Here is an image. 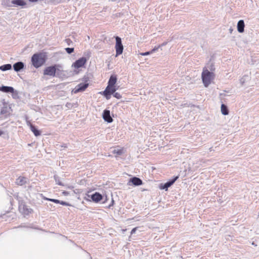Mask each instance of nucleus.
<instances>
[{
	"instance_id": "423d86ee",
	"label": "nucleus",
	"mask_w": 259,
	"mask_h": 259,
	"mask_svg": "<svg viewBox=\"0 0 259 259\" xmlns=\"http://www.w3.org/2000/svg\"><path fill=\"white\" fill-rule=\"evenodd\" d=\"M87 60L85 57H82L76 60L73 64L72 66L76 69L82 67L86 63Z\"/></svg>"
},
{
	"instance_id": "cd10ccee",
	"label": "nucleus",
	"mask_w": 259,
	"mask_h": 259,
	"mask_svg": "<svg viewBox=\"0 0 259 259\" xmlns=\"http://www.w3.org/2000/svg\"><path fill=\"white\" fill-rule=\"evenodd\" d=\"M65 50L66 52L69 54H71L74 51V48H66L65 49Z\"/></svg>"
},
{
	"instance_id": "2f4dec72",
	"label": "nucleus",
	"mask_w": 259,
	"mask_h": 259,
	"mask_svg": "<svg viewBox=\"0 0 259 259\" xmlns=\"http://www.w3.org/2000/svg\"><path fill=\"white\" fill-rule=\"evenodd\" d=\"M246 77H247V76H243L240 79V82L242 85H244L246 81Z\"/></svg>"
},
{
	"instance_id": "de8ad7c7",
	"label": "nucleus",
	"mask_w": 259,
	"mask_h": 259,
	"mask_svg": "<svg viewBox=\"0 0 259 259\" xmlns=\"http://www.w3.org/2000/svg\"><path fill=\"white\" fill-rule=\"evenodd\" d=\"M165 45V43H163L161 46H164Z\"/></svg>"
},
{
	"instance_id": "dca6fc26",
	"label": "nucleus",
	"mask_w": 259,
	"mask_h": 259,
	"mask_svg": "<svg viewBox=\"0 0 259 259\" xmlns=\"http://www.w3.org/2000/svg\"><path fill=\"white\" fill-rule=\"evenodd\" d=\"M245 24L244 20H240L237 23V30L239 33H242L244 31Z\"/></svg>"
},
{
	"instance_id": "4c0bfd02",
	"label": "nucleus",
	"mask_w": 259,
	"mask_h": 259,
	"mask_svg": "<svg viewBox=\"0 0 259 259\" xmlns=\"http://www.w3.org/2000/svg\"><path fill=\"white\" fill-rule=\"evenodd\" d=\"M114 203V201L113 198H112L111 202V203L108 206V208H110L113 205Z\"/></svg>"
},
{
	"instance_id": "c9c22d12",
	"label": "nucleus",
	"mask_w": 259,
	"mask_h": 259,
	"mask_svg": "<svg viewBox=\"0 0 259 259\" xmlns=\"http://www.w3.org/2000/svg\"><path fill=\"white\" fill-rule=\"evenodd\" d=\"M151 54V51H147V52H146L145 53H141V55H142V56H146V55H150Z\"/></svg>"
},
{
	"instance_id": "473e14b6",
	"label": "nucleus",
	"mask_w": 259,
	"mask_h": 259,
	"mask_svg": "<svg viewBox=\"0 0 259 259\" xmlns=\"http://www.w3.org/2000/svg\"><path fill=\"white\" fill-rule=\"evenodd\" d=\"M65 41L68 46H71L73 44L72 41L69 38L66 39Z\"/></svg>"
},
{
	"instance_id": "72a5a7b5",
	"label": "nucleus",
	"mask_w": 259,
	"mask_h": 259,
	"mask_svg": "<svg viewBox=\"0 0 259 259\" xmlns=\"http://www.w3.org/2000/svg\"><path fill=\"white\" fill-rule=\"evenodd\" d=\"M82 80L84 82V83H88L89 77L87 76H84L82 78Z\"/></svg>"
},
{
	"instance_id": "7c9ffc66",
	"label": "nucleus",
	"mask_w": 259,
	"mask_h": 259,
	"mask_svg": "<svg viewBox=\"0 0 259 259\" xmlns=\"http://www.w3.org/2000/svg\"><path fill=\"white\" fill-rule=\"evenodd\" d=\"M59 203L61 204H62L63 205H65V206H71V205L68 202H67L64 201H61V200H59Z\"/></svg>"
},
{
	"instance_id": "a19ab883",
	"label": "nucleus",
	"mask_w": 259,
	"mask_h": 259,
	"mask_svg": "<svg viewBox=\"0 0 259 259\" xmlns=\"http://www.w3.org/2000/svg\"><path fill=\"white\" fill-rule=\"evenodd\" d=\"M103 203H105L108 200L107 196H105V198L103 199Z\"/></svg>"
},
{
	"instance_id": "c85d7f7f",
	"label": "nucleus",
	"mask_w": 259,
	"mask_h": 259,
	"mask_svg": "<svg viewBox=\"0 0 259 259\" xmlns=\"http://www.w3.org/2000/svg\"><path fill=\"white\" fill-rule=\"evenodd\" d=\"M44 199L47 200L51 201V202H53L55 203H59V200H58V199L48 198H46V197L44 198Z\"/></svg>"
},
{
	"instance_id": "7ed1b4c3",
	"label": "nucleus",
	"mask_w": 259,
	"mask_h": 259,
	"mask_svg": "<svg viewBox=\"0 0 259 259\" xmlns=\"http://www.w3.org/2000/svg\"><path fill=\"white\" fill-rule=\"evenodd\" d=\"M116 43H115V50H116V56H118L123 53V46L122 44L121 39L118 36H114Z\"/></svg>"
},
{
	"instance_id": "a211bd4d",
	"label": "nucleus",
	"mask_w": 259,
	"mask_h": 259,
	"mask_svg": "<svg viewBox=\"0 0 259 259\" xmlns=\"http://www.w3.org/2000/svg\"><path fill=\"white\" fill-rule=\"evenodd\" d=\"M10 107H9L7 105H4L3 107H2L0 111V113L1 115H7L9 113V110Z\"/></svg>"
},
{
	"instance_id": "0eeeda50",
	"label": "nucleus",
	"mask_w": 259,
	"mask_h": 259,
	"mask_svg": "<svg viewBox=\"0 0 259 259\" xmlns=\"http://www.w3.org/2000/svg\"><path fill=\"white\" fill-rule=\"evenodd\" d=\"M89 83H80L77 85L72 91V93L77 94L79 92H83L89 87Z\"/></svg>"
},
{
	"instance_id": "393cba45",
	"label": "nucleus",
	"mask_w": 259,
	"mask_h": 259,
	"mask_svg": "<svg viewBox=\"0 0 259 259\" xmlns=\"http://www.w3.org/2000/svg\"><path fill=\"white\" fill-rule=\"evenodd\" d=\"M114 154H116L117 155H121L123 153V150L122 149H114L113 151Z\"/></svg>"
},
{
	"instance_id": "4be33fe9",
	"label": "nucleus",
	"mask_w": 259,
	"mask_h": 259,
	"mask_svg": "<svg viewBox=\"0 0 259 259\" xmlns=\"http://www.w3.org/2000/svg\"><path fill=\"white\" fill-rule=\"evenodd\" d=\"M221 112L224 115H227L229 114L228 107L226 105L224 104H222L221 105Z\"/></svg>"
},
{
	"instance_id": "b1692460",
	"label": "nucleus",
	"mask_w": 259,
	"mask_h": 259,
	"mask_svg": "<svg viewBox=\"0 0 259 259\" xmlns=\"http://www.w3.org/2000/svg\"><path fill=\"white\" fill-rule=\"evenodd\" d=\"M54 177L57 184L60 186H64V185L61 182L60 178L58 176L55 175Z\"/></svg>"
},
{
	"instance_id": "37998d69",
	"label": "nucleus",
	"mask_w": 259,
	"mask_h": 259,
	"mask_svg": "<svg viewBox=\"0 0 259 259\" xmlns=\"http://www.w3.org/2000/svg\"><path fill=\"white\" fill-rule=\"evenodd\" d=\"M4 134V132L0 130V136H2Z\"/></svg>"
},
{
	"instance_id": "39448f33",
	"label": "nucleus",
	"mask_w": 259,
	"mask_h": 259,
	"mask_svg": "<svg viewBox=\"0 0 259 259\" xmlns=\"http://www.w3.org/2000/svg\"><path fill=\"white\" fill-rule=\"evenodd\" d=\"M179 176H175L174 178L165 183H161L159 188L161 190H167L168 188L171 186L174 183L179 179Z\"/></svg>"
},
{
	"instance_id": "58836bf2",
	"label": "nucleus",
	"mask_w": 259,
	"mask_h": 259,
	"mask_svg": "<svg viewBox=\"0 0 259 259\" xmlns=\"http://www.w3.org/2000/svg\"><path fill=\"white\" fill-rule=\"evenodd\" d=\"M137 230V227H135V228H133L131 232V234H133L135 233Z\"/></svg>"
},
{
	"instance_id": "f03ea898",
	"label": "nucleus",
	"mask_w": 259,
	"mask_h": 259,
	"mask_svg": "<svg viewBox=\"0 0 259 259\" xmlns=\"http://www.w3.org/2000/svg\"><path fill=\"white\" fill-rule=\"evenodd\" d=\"M214 73L209 71L207 69H203L202 72L201 77L204 85L207 87L211 83V81L213 79Z\"/></svg>"
},
{
	"instance_id": "9b49d317",
	"label": "nucleus",
	"mask_w": 259,
	"mask_h": 259,
	"mask_svg": "<svg viewBox=\"0 0 259 259\" xmlns=\"http://www.w3.org/2000/svg\"><path fill=\"white\" fill-rule=\"evenodd\" d=\"M102 117L104 120L108 123H111L113 121V118L110 115V111L109 110L105 109L103 111Z\"/></svg>"
},
{
	"instance_id": "4468645a",
	"label": "nucleus",
	"mask_w": 259,
	"mask_h": 259,
	"mask_svg": "<svg viewBox=\"0 0 259 259\" xmlns=\"http://www.w3.org/2000/svg\"><path fill=\"white\" fill-rule=\"evenodd\" d=\"M27 124L30 126L31 131L35 136L37 137L41 135V132L38 130L34 125L32 124L29 121L27 122Z\"/></svg>"
},
{
	"instance_id": "c756f323",
	"label": "nucleus",
	"mask_w": 259,
	"mask_h": 259,
	"mask_svg": "<svg viewBox=\"0 0 259 259\" xmlns=\"http://www.w3.org/2000/svg\"><path fill=\"white\" fill-rule=\"evenodd\" d=\"M112 95L115 98H116L118 99L121 98V95L119 93L115 92L114 94H113Z\"/></svg>"
},
{
	"instance_id": "e433bc0d",
	"label": "nucleus",
	"mask_w": 259,
	"mask_h": 259,
	"mask_svg": "<svg viewBox=\"0 0 259 259\" xmlns=\"http://www.w3.org/2000/svg\"><path fill=\"white\" fill-rule=\"evenodd\" d=\"M160 45H159V46H158V47H155L154 49H153L151 51H151V54H152V53H153V52H155L156 51H157V50L158 49V48H160Z\"/></svg>"
},
{
	"instance_id": "aec40b11",
	"label": "nucleus",
	"mask_w": 259,
	"mask_h": 259,
	"mask_svg": "<svg viewBox=\"0 0 259 259\" xmlns=\"http://www.w3.org/2000/svg\"><path fill=\"white\" fill-rule=\"evenodd\" d=\"M107 91L109 92V93L112 95L116 92V91L118 89L116 85L114 86H109L107 85L105 89Z\"/></svg>"
},
{
	"instance_id": "c03bdc74",
	"label": "nucleus",
	"mask_w": 259,
	"mask_h": 259,
	"mask_svg": "<svg viewBox=\"0 0 259 259\" xmlns=\"http://www.w3.org/2000/svg\"><path fill=\"white\" fill-rule=\"evenodd\" d=\"M62 147L67 148V145L66 144H63L62 146Z\"/></svg>"
},
{
	"instance_id": "f8f14e48",
	"label": "nucleus",
	"mask_w": 259,
	"mask_h": 259,
	"mask_svg": "<svg viewBox=\"0 0 259 259\" xmlns=\"http://www.w3.org/2000/svg\"><path fill=\"white\" fill-rule=\"evenodd\" d=\"M25 66V64L23 62L19 61L14 63L13 65L14 70L16 72H19L22 70Z\"/></svg>"
},
{
	"instance_id": "f704fd0d",
	"label": "nucleus",
	"mask_w": 259,
	"mask_h": 259,
	"mask_svg": "<svg viewBox=\"0 0 259 259\" xmlns=\"http://www.w3.org/2000/svg\"><path fill=\"white\" fill-rule=\"evenodd\" d=\"M66 107L68 108H71L72 107H73V105L72 103H69V102H67L66 104Z\"/></svg>"
},
{
	"instance_id": "a878e982",
	"label": "nucleus",
	"mask_w": 259,
	"mask_h": 259,
	"mask_svg": "<svg viewBox=\"0 0 259 259\" xmlns=\"http://www.w3.org/2000/svg\"><path fill=\"white\" fill-rule=\"evenodd\" d=\"M58 67H56V77H60L62 75V70H60Z\"/></svg>"
},
{
	"instance_id": "9d476101",
	"label": "nucleus",
	"mask_w": 259,
	"mask_h": 259,
	"mask_svg": "<svg viewBox=\"0 0 259 259\" xmlns=\"http://www.w3.org/2000/svg\"><path fill=\"white\" fill-rule=\"evenodd\" d=\"M127 184L130 186L132 185L135 186H139L143 184V181L139 178L134 177L129 180Z\"/></svg>"
},
{
	"instance_id": "6ab92c4d",
	"label": "nucleus",
	"mask_w": 259,
	"mask_h": 259,
	"mask_svg": "<svg viewBox=\"0 0 259 259\" xmlns=\"http://www.w3.org/2000/svg\"><path fill=\"white\" fill-rule=\"evenodd\" d=\"M11 3L17 6H24L26 5L24 0H12Z\"/></svg>"
},
{
	"instance_id": "ddd939ff",
	"label": "nucleus",
	"mask_w": 259,
	"mask_h": 259,
	"mask_svg": "<svg viewBox=\"0 0 259 259\" xmlns=\"http://www.w3.org/2000/svg\"><path fill=\"white\" fill-rule=\"evenodd\" d=\"M0 91L7 93H14L15 90L12 87L2 85L0 87Z\"/></svg>"
},
{
	"instance_id": "09e8293b",
	"label": "nucleus",
	"mask_w": 259,
	"mask_h": 259,
	"mask_svg": "<svg viewBox=\"0 0 259 259\" xmlns=\"http://www.w3.org/2000/svg\"><path fill=\"white\" fill-rule=\"evenodd\" d=\"M84 199H85L86 200H88V201L89 200V199H86V198H85V197L84 198Z\"/></svg>"
},
{
	"instance_id": "412c9836",
	"label": "nucleus",
	"mask_w": 259,
	"mask_h": 259,
	"mask_svg": "<svg viewBox=\"0 0 259 259\" xmlns=\"http://www.w3.org/2000/svg\"><path fill=\"white\" fill-rule=\"evenodd\" d=\"M12 66L11 64H6L0 66V70L3 71H6L12 69Z\"/></svg>"
},
{
	"instance_id": "20e7f679",
	"label": "nucleus",
	"mask_w": 259,
	"mask_h": 259,
	"mask_svg": "<svg viewBox=\"0 0 259 259\" xmlns=\"http://www.w3.org/2000/svg\"><path fill=\"white\" fill-rule=\"evenodd\" d=\"M56 67H61L59 64H55L49 67H47L44 70V74L53 77L56 76Z\"/></svg>"
},
{
	"instance_id": "f257e3e1",
	"label": "nucleus",
	"mask_w": 259,
	"mask_h": 259,
	"mask_svg": "<svg viewBox=\"0 0 259 259\" xmlns=\"http://www.w3.org/2000/svg\"><path fill=\"white\" fill-rule=\"evenodd\" d=\"M47 52H41L34 54L31 57L32 65L36 68H38L43 65L48 59Z\"/></svg>"
},
{
	"instance_id": "5701e85b",
	"label": "nucleus",
	"mask_w": 259,
	"mask_h": 259,
	"mask_svg": "<svg viewBox=\"0 0 259 259\" xmlns=\"http://www.w3.org/2000/svg\"><path fill=\"white\" fill-rule=\"evenodd\" d=\"M100 93L103 95L107 100H109L111 98V96L112 95V94L109 93L106 89Z\"/></svg>"
},
{
	"instance_id": "2eb2a0df",
	"label": "nucleus",
	"mask_w": 259,
	"mask_h": 259,
	"mask_svg": "<svg viewBox=\"0 0 259 259\" xmlns=\"http://www.w3.org/2000/svg\"><path fill=\"white\" fill-rule=\"evenodd\" d=\"M28 179L24 177H19L16 180V184L18 185L22 186L27 183Z\"/></svg>"
},
{
	"instance_id": "f3484780",
	"label": "nucleus",
	"mask_w": 259,
	"mask_h": 259,
	"mask_svg": "<svg viewBox=\"0 0 259 259\" xmlns=\"http://www.w3.org/2000/svg\"><path fill=\"white\" fill-rule=\"evenodd\" d=\"M117 77L116 75L112 74L110 76L108 82V85L109 86H114L115 85V84L117 82Z\"/></svg>"
},
{
	"instance_id": "1a4fd4ad",
	"label": "nucleus",
	"mask_w": 259,
	"mask_h": 259,
	"mask_svg": "<svg viewBox=\"0 0 259 259\" xmlns=\"http://www.w3.org/2000/svg\"><path fill=\"white\" fill-rule=\"evenodd\" d=\"M19 211L24 214L28 215L31 213L33 210L29 208L26 205L21 203L19 205Z\"/></svg>"
},
{
	"instance_id": "bb28decb",
	"label": "nucleus",
	"mask_w": 259,
	"mask_h": 259,
	"mask_svg": "<svg viewBox=\"0 0 259 259\" xmlns=\"http://www.w3.org/2000/svg\"><path fill=\"white\" fill-rule=\"evenodd\" d=\"M207 67L210 70V72H213L215 70L214 65L212 63L208 64Z\"/></svg>"
},
{
	"instance_id": "49530a36",
	"label": "nucleus",
	"mask_w": 259,
	"mask_h": 259,
	"mask_svg": "<svg viewBox=\"0 0 259 259\" xmlns=\"http://www.w3.org/2000/svg\"><path fill=\"white\" fill-rule=\"evenodd\" d=\"M209 151H210V152H211V151H212L213 150H212V147H210V148L209 149Z\"/></svg>"
},
{
	"instance_id": "79ce46f5",
	"label": "nucleus",
	"mask_w": 259,
	"mask_h": 259,
	"mask_svg": "<svg viewBox=\"0 0 259 259\" xmlns=\"http://www.w3.org/2000/svg\"><path fill=\"white\" fill-rule=\"evenodd\" d=\"M29 2H32V3H34V2H37L38 0H28Z\"/></svg>"
},
{
	"instance_id": "6e6552de",
	"label": "nucleus",
	"mask_w": 259,
	"mask_h": 259,
	"mask_svg": "<svg viewBox=\"0 0 259 259\" xmlns=\"http://www.w3.org/2000/svg\"><path fill=\"white\" fill-rule=\"evenodd\" d=\"M87 195L88 197L91 198L92 200L95 203H98L101 200L104 199V196H102L99 192H96L92 195L87 194Z\"/></svg>"
},
{
	"instance_id": "ea45409f",
	"label": "nucleus",
	"mask_w": 259,
	"mask_h": 259,
	"mask_svg": "<svg viewBox=\"0 0 259 259\" xmlns=\"http://www.w3.org/2000/svg\"><path fill=\"white\" fill-rule=\"evenodd\" d=\"M62 193L65 196L68 195L69 194V192L67 191H64L62 192Z\"/></svg>"
},
{
	"instance_id": "a18cd8bd",
	"label": "nucleus",
	"mask_w": 259,
	"mask_h": 259,
	"mask_svg": "<svg viewBox=\"0 0 259 259\" xmlns=\"http://www.w3.org/2000/svg\"><path fill=\"white\" fill-rule=\"evenodd\" d=\"M229 31H230V33H232V31H233V29H232V28H230L229 29Z\"/></svg>"
}]
</instances>
